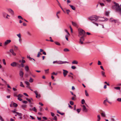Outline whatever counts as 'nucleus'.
Here are the masks:
<instances>
[{
	"label": "nucleus",
	"mask_w": 121,
	"mask_h": 121,
	"mask_svg": "<svg viewBox=\"0 0 121 121\" xmlns=\"http://www.w3.org/2000/svg\"><path fill=\"white\" fill-rule=\"evenodd\" d=\"M78 36L80 37L79 43L80 44H82L83 43V41L84 40V37H85L86 35L85 32L83 30L80 28L78 29Z\"/></svg>",
	"instance_id": "1"
},
{
	"label": "nucleus",
	"mask_w": 121,
	"mask_h": 121,
	"mask_svg": "<svg viewBox=\"0 0 121 121\" xmlns=\"http://www.w3.org/2000/svg\"><path fill=\"white\" fill-rule=\"evenodd\" d=\"M113 3L115 5L112 6V8L114 9L117 12H119L121 14V6H120L119 4L116 2H114Z\"/></svg>",
	"instance_id": "2"
},
{
	"label": "nucleus",
	"mask_w": 121,
	"mask_h": 121,
	"mask_svg": "<svg viewBox=\"0 0 121 121\" xmlns=\"http://www.w3.org/2000/svg\"><path fill=\"white\" fill-rule=\"evenodd\" d=\"M99 17H97L96 16H94L89 17V19L92 21H96L99 19Z\"/></svg>",
	"instance_id": "3"
},
{
	"label": "nucleus",
	"mask_w": 121,
	"mask_h": 121,
	"mask_svg": "<svg viewBox=\"0 0 121 121\" xmlns=\"http://www.w3.org/2000/svg\"><path fill=\"white\" fill-rule=\"evenodd\" d=\"M34 92L36 96V97L38 99L40 98L41 97V95L40 94H39L36 91H34Z\"/></svg>",
	"instance_id": "4"
},
{
	"label": "nucleus",
	"mask_w": 121,
	"mask_h": 121,
	"mask_svg": "<svg viewBox=\"0 0 121 121\" xmlns=\"http://www.w3.org/2000/svg\"><path fill=\"white\" fill-rule=\"evenodd\" d=\"M11 42L10 40H7L4 43V46H6L9 44Z\"/></svg>",
	"instance_id": "5"
},
{
	"label": "nucleus",
	"mask_w": 121,
	"mask_h": 121,
	"mask_svg": "<svg viewBox=\"0 0 121 121\" xmlns=\"http://www.w3.org/2000/svg\"><path fill=\"white\" fill-rule=\"evenodd\" d=\"M68 63V62L66 61H63L60 60L57 61V64H61L64 63Z\"/></svg>",
	"instance_id": "6"
},
{
	"label": "nucleus",
	"mask_w": 121,
	"mask_h": 121,
	"mask_svg": "<svg viewBox=\"0 0 121 121\" xmlns=\"http://www.w3.org/2000/svg\"><path fill=\"white\" fill-rule=\"evenodd\" d=\"M82 110L83 112H87V110L86 109V106L85 105H83L82 106Z\"/></svg>",
	"instance_id": "7"
},
{
	"label": "nucleus",
	"mask_w": 121,
	"mask_h": 121,
	"mask_svg": "<svg viewBox=\"0 0 121 121\" xmlns=\"http://www.w3.org/2000/svg\"><path fill=\"white\" fill-rule=\"evenodd\" d=\"M16 109H14V110H12L11 112L14 113H16L18 116H22V113L16 112Z\"/></svg>",
	"instance_id": "8"
},
{
	"label": "nucleus",
	"mask_w": 121,
	"mask_h": 121,
	"mask_svg": "<svg viewBox=\"0 0 121 121\" xmlns=\"http://www.w3.org/2000/svg\"><path fill=\"white\" fill-rule=\"evenodd\" d=\"M18 65V64L17 63L15 62H13L10 64L13 67H16L17 66V65Z\"/></svg>",
	"instance_id": "9"
},
{
	"label": "nucleus",
	"mask_w": 121,
	"mask_h": 121,
	"mask_svg": "<svg viewBox=\"0 0 121 121\" xmlns=\"http://www.w3.org/2000/svg\"><path fill=\"white\" fill-rule=\"evenodd\" d=\"M63 74L64 76V77H65L67 75V73H68V72L67 71L64 69H63Z\"/></svg>",
	"instance_id": "10"
},
{
	"label": "nucleus",
	"mask_w": 121,
	"mask_h": 121,
	"mask_svg": "<svg viewBox=\"0 0 121 121\" xmlns=\"http://www.w3.org/2000/svg\"><path fill=\"white\" fill-rule=\"evenodd\" d=\"M10 52H11L12 55L13 56H15L16 55V54L14 52L13 49H11L9 50Z\"/></svg>",
	"instance_id": "11"
},
{
	"label": "nucleus",
	"mask_w": 121,
	"mask_h": 121,
	"mask_svg": "<svg viewBox=\"0 0 121 121\" xmlns=\"http://www.w3.org/2000/svg\"><path fill=\"white\" fill-rule=\"evenodd\" d=\"M19 74L21 78H22L23 77L24 73L22 71L20 70L19 71Z\"/></svg>",
	"instance_id": "12"
},
{
	"label": "nucleus",
	"mask_w": 121,
	"mask_h": 121,
	"mask_svg": "<svg viewBox=\"0 0 121 121\" xmlns=\"http://www.w3.org/2000/svg\"><path fill=\"white\" fill-rule=\"evenodd\" d=\"M25 69L26 72H28L29 70V67L27 65H26L25 67Z\"/></svg>",
	"instance_id": "13"
},
{
	"label": "nucleus",
	"mask_w": 121,
	"mask_h": 121,
	"mask_svg": "<svg viewBox=\"0 0 121 121\" xmlns=\"http://www.w3.org/2000/svg\"><path fill=\"white\" fill-rule=\"evenodd\" d=\"M25 84H26L27 85L26 87H27L29 88V86L30 85V84L27 81H25Z\"/></svg>",
	"instance_id": "14"
},
{
	"label": "nucleus",
	"mask_w": 121,
	"mask_h": 121,
	"mask_svg": "<svg viewBox=\"0 0 121 121\" xmlns=\"http://www.w3.org/2000/svg\"><path fill=\"white\" fill-rule=\"evenodd\" d=\"M8 11L10 13L12 14H14V12L11 9H9L8 10Z\"/></svg>",
	"instance_id": "15"
},
{
	"label": "nucleus",
	"mask_w": 121,
	"mask_h": 121,
	"mask_svg": "<svg viewBox=\"0 0 121 121\" xmlns=\"http://www.w3.org/2000/svg\"><path fill=\"white\" fill-rule=\"evenodd\" d=\"M99 18L100 19L99 20V21H105V19L104 17H99Z\"/></svg>",
	"instance_id": "16"
},
{
	"label": "nucleus",
	"mask_w": 121,
	"mask_h": 121,
	"mask_svg": "<svg viewBox=\"0 0 121 121\" xmlns=\"http://www.w3.org/2000/svg\"><path fill=\"white\" fill-rule=\"evenodd\" d=\"M72 25L74 26L77 27V23L73 21L72 22Z\"/></svg>",
	"instance_id": "17"
},
{
	"label": "nucleus",
	"mask_w": 121,
	"mask_h": 121,
	"mask_svg": "<svg viewBox=\"0 0 121 121\" xmlns=\"http://www.w3.org/2000/svg\"><path fill=\"white\" fill-rule=\"evenodd\" d=\"M109 21L111 22H114L115 23H116V20H113V19L110 18L109 20Z\"/></svg>",
	"instance_id": "18"
},
{
	"label": "nucleus",
	"mask_w": 121,
	"mask_h": 121,
	"mask_svg": "<svg viewBox=\"0 0 121 121\" xmlns=\"http://www.w3.org/2000/svg\"><path fill=\"white\" fill-rule=\"evenodd\" d=\"M2 14L3 16L4 17H5L6 16H7L9 17H10V16L8 14H7V13L4 12L3 13H2Z\"/></svg>",
	"instance_id": "19"
},
{
	"label": "nucleus",
	"mask_w": 121,
	"mask_h": 121,
	"mask_svg": "<svg viewBox=\"0 0 121 121\" xmlns=\"http://www.w3.org/2000/svg\"><path fill=\"white\" fill-rule=\"evenodd\" d=\"M69 5L73 10H75V8L74 6L71 5L70 4H69Z\"/></svg>",
	"instance_id": "20"
},
{
	"label": "nucleus",
	"mask_w": 121,
	"mask_h": 121,
	"mask_svg": "<svg viewBox=\"0 0 121 121\" xmlns=\"http://www.w3.org/2000/svg\"><path fill=\"white\" fill-rule=\"evenodd\" d=\"M97 121H100L101 119V117L100 115H98L97 116Z\"/></svg>",
	"instance_id": "21"
},
{
	"label": "nucleus",
	"mask_w": 121,
	"mask_h": 121,
	"mask_svg": "<svg viewBox=\"0 0 121 121\" xmlns=\"http://www.w3.org/2000/svg\"><path fill=\"white\" fill-rule=\"evenodd\" d=\"M101 114L102 116L103 117H106L105 114V112H102L101 113Z\"/></svg>",
	"instance_id": "22"
},
{
	"label": "nucleus",
	"mask_w": 121,
	"mask_h": 121,
	"mask_svg": "<svg viewBox=\"0 0 121 121\" xmlns=\"http://www.w3.org/2000/svg\"><path fill=\"white\" fill-rule=\"evenodd\" d=\"M73 64H77L78 63V62L76 60L73 61L72 62Z\"/></svg>",
	"instance_id": "23"
},
{
	"label": "nucleus",
	"mask_w": 121,
	"mask_h": 121,
	"mask_svg": "<svg viewBox=\"0 0 121 121\" xmlns=\"http://www.w3.org/2000/svg\"><path fill=\"white\" fill-rule=\"evenodd\" d=\"M32 110H33L35 112H36L37 111V110L35 107H34L32 108Z\"/></svg>",
	"instance_id": "24"
},
{
	"label": "nucleus",
	"mask_w": 121,
	"mask_h": 121,
	"mask_svg": "<svg viewBox=\"0 0 121 121\" xmlns=\"http://www.w3.org/2000/svg\"><path fill=\"white\" fill-rule=\"evenodd\" d=\"M114 88L117 90H120V88L119 87H114Z\"/></svg>",
	"instance_id": "25"
},
{
	"label": "nucleus",
	"mask_w": 121,
	"mask_h": 121,
	"mask_svg": "<svg viewBox=\"0 0 121 121\" xmlns=\"http://www.w3.org/2000/svg\"><path fill=\"white\" fill-rule=\"evenodd\" d=\"M85 95H86V96H88L89 95L87 92V91L86 90H85Z\"/></svg>",
	"instance_id": "26"
},
{
	"label": "nucleus",
	"mask_w": 121,
	"mask_h": 121,
	"mask_svg": "<svg viewBox=\"0 0 121 121\" xmlns=\"http://www.w3.org/2000/svg\"><path fill=\"white\" fill-rule=\"evenodd\" d=\"M101 73L102 74L103 76L105 77H106V76L105 75V73L103 71H102Z\"/></svg>",
	"instance_id": "27"
},
{
	"label": "nucleus",
	"mask_w": 121,
	"mask_h": 121,
	"mask_svg": "<svg viewBox=\"0 0 121 121\" xmlns=\"http://www.w3.org/2000/svg\"><path fill=\"white\" fill-rule=\"evenodd\" d=\"M19 65V67H20V66H21V67H24V65L23 64V63H22L20 65Z\"/></svg>",
	"instance_id": "28"
},
{
	"label": "nucleus",
	"mask_w": 121,
	"mask_h": 121,
	"mask_svg": "<svg viewBox=\"0 0 121 121\" xmlns=\"http://www.w3.org/2000/svg\"><path fill=\"white\" fill-rule=\"evenodd\" d=\"M26 105L24 104L22 105L21 106V107H22V108L24 109V108H26Z\"/></svg>",
	"instance_id": "29"
},
{
	"label": "nucleus",
	"mask_w": 121,
	"mask_h": 121,
	"mask_svg": "<svg viewBox=\"0 0 121 121\" xmlns=\"http://www.w3.org/2000/svg\"><path fill=\"white\" fill-rule=\"evenodd\" d=\"M85 103V100L84 99L82 100L81 103L82 104H83Z\"/></svg>",
	"instance_id": "30"
},
{
	"label": "nucleus",
	"mask_w": 121,
	"mask_h": 121,
	"mask_svg": "<svg viewBox=\"0 0 121 121\" xmlns=\"http://www.w3.org/2000/svg\"><path fill=\"white\" fill-rule=\"evenodd\" d=\"M23 96V95L20 94L18 95L17 97H18L21 98V97H22Z\"/></svg>",
	"instance_id": "31"
},
{
	"label": "nucleus",
	"mask_w": 121,
	"mask_h": 121,
	"mask_svg": "<svg viewBox=\"0 0 121 121\" xmlns=\"http://www.w3.org/2000/svg\"><path fill=\"white\" fill-rule=\"evenodd\" d=\"M64 51L65 52H69V50L67 48H66L64 49Z\"/></svg>",
	"instance_id": "32"
},
{
	"label": "nucleus",
	"mask_w": 121,
	"mask_h": 121,
	"mask_svg": "<svg viewBox=\"0 0 121 121\" xmlns=\"http://www.w3.org/2000/svg\"><path fill=\"white\" fill-rule=\"evenodd\" d=\"M13 105L15 107H16L17 106V104H16V103H13Z\"/></svg>",
	"instance_id": "33"
},
{
	"label": "nucleus",
	"mask_w": 121,
	"mask_h": 121,
	"mask_svg": "<svg viewBox=\"0 0 121 121\" xmlns=\"http://www.w3.org/2000/svg\"><path fill=\"white\" fill-rule=\"evenodd\" d=\"M66 12L67 14H69V13L70 12V11L69 9H66Z\"/></svg>",
	"instance_id": "34"
},
{
	"label": "nucleus",
	"mask_w": 121,
	"mask_h": 121,
	"mask_svg": "<svg viewBox=\"0 0 121 121\" xmlns=\"http://www.w3.org/2000/svg\"><path fill=\"white\" fill-rule=\"evenodd\" d=\"M20 86H21L23 87H24V86L23 85L22 82H20Z\"/></svg>",
	"instance_id": "35"
},
{
	"label": "nucleus",
	"mask_w": 121,
	"mask_h": 121,
	"mask_svg": "<svg viewBox=\"0 0 121 121\" xmlns=\"http://www.w3.org/2000/svg\"><path fill=\"white\" fill-rule=\"evenodd\" d=\"M107 101H108V100L107 99L104 101V102H103V103L105 105H106V102H107Z\"/></svg>",
	"instance_id": "36"
},
{
	"label": "nucleus",
	"mask_w": 121,
	"mask_h": 121,
	"mask_svg": "<svg viewBox=\"0 0 121 121\" xmlns=\"http://www.w3.org/2000/svg\"><path fill=\"white\" fill-rule=\"evenodd\" d=\"M55 43L57 45H58L60 46V44L58 42H55Z\"/></svg>",
	"instance_id": "37"
},
{
	"label": "nucleus",
	"mask_w": 121,
	"mask_h": 121,
	"mask_svg": "<svg viewBox=\"0 0 121 121\" xmlns=\"http://www.w3.org/2000/svg\"><path fill=\"white\" fill-rule=\"evenodd\" d=\"M81 110V109H77V111L78 113H79Z\"/></svg>",
	"instance_id": "38"
},
{
	"label": "nucleus",
	"mask_w": 121,
	"mask_h": 121,
	"mask_svg": "<svg viewBox=\"0 0 121 121\" xmlns=\"http://www.w3.org/2000/svg\"><path fill=\"white\" fill-rule=\"evenodd\" d=\"M3 62L4 64V65H6V63L5 61V60L4 59H3Z\"/></svg>",
	"instance_id": "39"
},
{
	"label": "nucleus",
	"mask_w": 121,
	"mask_h": 121,
	"mask_svg": "<svg viewBox=\"0 0 121 121\" xmlns=\"http://www.w3.org/2000/svg\"><path fill=\"white\" fill-rule=\"evenodd\" d=\"M18 18L19 19H21L22 20L23 19V18L22 17L20 16H18Z\"/></svg>",
	"instance_id": "40"
},
{
	"label": "nucleus",
	"mask_w": 121,
	"mask_h": 121,
	"mask_svg": "<svg viewBox=\"0 0 121 121\" xmlns=\"http://www.w3.org/2000/svg\"><path fill=\"white\" fill-rule=\"evenodd\" d=\"M71 68L73 69H75L76 68V67L75 66H72Z\"/></svg>",
	"instance_id": "41"
},
{
	"label": "nucleus",
	"mask_w": 121,
	"mask_h": 121,
	"mask_svg": "<svg viewBox=\"0 0 121 121\" xmlns=\"http://www.w3.org/2000/svg\"><path fill=\"white\" fill-rule=\"evenodd\" d=\"M17 35L19 38H21V35L20 33H19V34Z\"/></svg>",
	"instance_id": "42"
},
{
	"label": "nucleus",
	"mask_w": 121,
	"mask_h": 121,
	"mask_svg": "<svg viewBox=\"0 0 121 121\" xmlns=\"http://www.w3.org/2000/svg\"><path fill=\"white\" fill-rule=\"evenodd\" d=\"M98 64L99 65H101V63L100 61L99 60L98 61Z\"/></svg>",
	"instance_id": "43"
},
{
	"label": "nucleus",
	"mask_w": 121,
	"mask_h": 121,
	"mask_svg": "<svg viewBox=\"0 0 121 121\" xmlns=\"http://www.w3.org/2000/svg\"><path fill=\"white\" fill-rule=\"evenodd\" d=\"M117 100L119 102H121V98H118L117 99Z\"/></svg>",
	"instance_id": "44"
},
{
	"label": "nucleus",
	"mask_w": 121,
	"mask_h": 121,
	"mask_svg": "<svg viewBox=\"0 0 121 121\" xmlns=\"http://www.w3.org/2000/svg\"><path fill=\"white\" fill-rule=\"evenodd\" d=\"M0 119L1 121H4L2 117L0 115Z\"/></svg>",
	"instance_id": "45"
},
{
	"label": "nucleus",
	"mask_w": 121,
	"mask_h": 121,
	"mask_svg": "<svg viewBox=\"0 0 121 121\" xmlns=\"http://www.w3.org/2000/svg\"><path fill=\"white\" fill-rule=\"evenodd\" d=\"M70 104L72 105H73V102L72 101H71L70 102Z\"/></svg>",
	"instance_id": "46"
},
{
	"label": "nucleus",
	"mask_w": 121,
	"mask_h": 121,
	"mask_svg": "<svg viewBox=\"0 0 121 121\" xmlns=\"http://www.w3.org/2000/svg\"><path fill=\"white\" fill-rule=\"evenodd\" d=\"M15 49L14 50H18V48L17 47L15 46H14Z\"/></svg>",
	"instance_id": "47"
},
{
	"label": "nucleus",
	"mask_w": 121,
	"mask_h": 121,
	"mask_svg": "<svg viewBox=\"0 0 121 121\" xmlns=\"http://www.w3.org/2000/svg\"><path fill=\"white\" fill-rule=\"evenodd\" d=\"M17 99L20 101H22V99L21 98H20L18 97Z\"/></svg>",
	"instance_id": "48"
},
{
	"label": "nucleus",
	"mask_w": 121,
	"mask_h": 121,
	"mask_svg": "<svg viewBox=\"0 0 121 121\" xmlns=\"http://www.w3.org/2000/svg\"><path fill=\"white\" fill-rule=\"evenodd\" d=\"M53 119L54 120L56 121L57 120V117L56 116H55L54 117V118H53Z\"/></svg>",
	"instance_id": "49"
},
{
	"label": "nucleus",
	"mask_w": 121,
	"mask_h": 121,
	"mask_svg": "<svg viewBox=\"0 0 121 121\" xmlns=\"http://www.w3.org/2000/svg\"><path fill=\"white\" fill-rule=\"evenodd\" d=\"M52 75H57V73H55L54 72H53L51 74Z\"/></svg>",
	"instance_id": "50"
},
{
	"label": "nucleus",
	"mask_w": 121,
	"mask_h": 121,
	"mask_svg": "<svg viewBox=\"0 0 121 121\" xmlns=\"http://www.w3.org/2000/svg\"><path fill=\"white\" fill-rule=\"evenodd\" d=\"M22 63H24L26 62L23 59H22Z\"/></svg>",
	"instance_id": "51"
},
{
	"label": "nucleus",
	"mask_w": 121,
	"mask_h": 121,
	"mask_svg": "<svg viewBox=\"0 0 121 121\" xmlns=\"http://www.w3.org/2000/svg\"><path fill=\"white\" fill-rule=\"evenodd\" d=\"M49 38L50 39V40H49V41H50L51 42H53V41L51 37H49Z\"/></svg>",
	"instance_id": "52"
},
{
	"label": "nucleus",
	"mask_w": 121,
	"mask_h": 121,
	"mask_svg": "<svg viewBox=\"0 0 121 121\" xmlns=\"http://www.w3.org/2000/svg\"><path fill=\"white\" fill-rule=\"evenodd\" d=\"M109 13V12H106L105 13V15L106 16H108Z\"/></svg>",
	"instance_id": "53"
},
{
	"label": "nucleus",
	"mask_w": 121,
	"mask_h": 121,
	"mask_svg": "<svg viewBox=\"0 0 121 121\" xmlns=\"http://www.w3.org/2000/svg\"><path fill=\"white\" fill-rule=\"evenodd\" d=\"M23 103L25 104H26L27 103V102L26 101H23Z\"/></svg>",
	"instance_id": "54"
},
{
	"label": "nucleus",
	"mask_w": 121,
	"mask_h": 121,
	"mask_svg": "<svg viewBox=\"0 0 121 121\" xmlns=\"http://www.w3.org/2000/svg\"><path fill=\"white\" fill-rule=\"evenodd\" d=\"M92 22L94 23V24H95L97 26H98V24L96 23H95L93 21Z\"/></svg>",
	"instance_id": "55"
},
{
	"label": "nucleus",
	"mask_w": 121,
	"mask_h": 121,
	"mask_svg": "<svg viewBox=\"0 0 121 121\" xmlns=\"http://www.w3.org/2000/svg\"><path fill=\"white\" fill-rule=\"evenodd\" d=\"M68 76V77H71L72 79H73V77L70 75H69Z\"/></svg>",
	"instance_id": "56"
},
{
	"label": "nucleus",
	"mask_w": 121,
	"mask_h": 121,
	"mask_svg": "<svg viewBox=\"0 0 121 121\" xmlns=\"http://www.w3.org/2000/svg\"><path fill=\"white\" fill-rule=\"evenodd\" d=\"M49 70V69H46L45 70V71L46 73H47L48 72Z\"/></svg>",
	"instance_id": "57"
},
{
	"label": "nucleus",
	"mask_w": 121,
	"mask_h": 121,
	"mask_svg": "<svg viewBox=\"0 0 121 121\" xmlns=\"http://www.w3.org/2000/svg\"><path fill=\"white\" fill-rule=\"evenodd\" d=\"M40 52H39L38 53V55L37 56V57H39L40 56Z\"/></svg>",
	"instance_id": "58"
},
{
	"label": "nucleus",
	"mask_w": 121,
	"mask_h": 121,
	"mask_svg": "<svg viewBox=\"0 0 121 121\" xmlns=\"http://www.w3.org/2000/svg\"><path fill=\"white\" fill-rule=\"evenodd\" d=\"M19 116V118L20 119H22V116Z\"/></svg>",
	"instance_id": "59"
},
{
	"label": "nucleus",
	"mask_w": 121,
	"mask_h": 121,
	"mask_svg": "<svg viewBox=\"0 0 121 121\" xmlns=\"http://www.w3.org/2000/svg\"><path fill=\"white\" fill-rule=\"evenodd\" d=\"M99 4L102 6H104V4L103 3H99Z\"/></svg>",
	"instance_id": "60"
},
{
	"label": "nucleus",
	"mask_w": 121,
	"mask_h": 121,
	"mask_svg": "<svg viewBox=\"0 0 121 121\" xmlns=\"http://www.w3.org/2000/svg\"><path fill=\"white\" fill-rule=\"evenodd\" d=\"M69 28H70V30H71V32H72V28L71 27V26H69Z\"/></svg>",
	"instance_id": "61"
},
{
	"label": "nucleus",
	"mask_w": 121,
	"mask_h": 121,
	"mask_svg": "<svg viewBox=\"0 0 121 121\" xmlns=\"http://www.w3.org/2000/svg\"><path fill=\"white\" fill-rule=\"evenodd\" d=\"M65 32H66L69 35H70V34H69V33L67 31V30H65Z\"/></svg>",
	"instance_id": "62"
},
{
	"label": "nucleus",
	"mask_w": 121,
	"mask_h": 121,
	"mask_svg": "<svg viewBox=\"0 0 121 121\" xmlns=\"http://www.w3.org/2000/svg\"><path fill=\"white\" fill-rule=\"evenodd\" d=\"M51 115L52 117H53L54 116V114L53 113L51 112Z\"/></svg>",
	"instance_id": "63"
},
{
	"label": "nucleus",
	"mask_w": 121,
	"mask_h": 121,
	"mask_svg": "<svg viewBox=\"0 0 121 121\" xmlns=\"http://www.w3.org/2000/svg\"><path fill=\"white\" fill-rule=\"evenodd\" d=\"M39 109H40V111H42V108L41 107H40V106H39Z\"/></svg>",
	"instance_id": "64"
}]
</instances>
